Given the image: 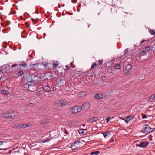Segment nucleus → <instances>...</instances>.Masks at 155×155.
I'll use <instances>...</instances> for the list:
<instances>
[{"mask_svg": "<svg viewBox=\"0 0 155 155\" xmlns=\"http://www.w3.org/2000/svg\"><path fill=\"white\" fill-rule=\"evenodd\" d=\"M28 77L30 78L31 79V81H29L28 83L29 84L28 86V90L30 91H33L31 90V89L33 87H35V86H33V85L35 84V82L36 81L38 80V77L36 76V75L34 74H32L31 76H29Z\"/></svg>", "mask_w": 155, "mask_h": 155, "instance_id": "nucleus-1", "label": "nucleus"}, {"mask_svg": "<svg viewBox=\"0 0 155 155\" xmlns=\"http://www.w3.org/2000/svg\"><path fill=\"white\" fill-rule=\"evenodd\" d=\"M81 106H76L70 109V112L72 114H76L81 111Z\"/></svg>", "mask_w": 155, "mask_h": 155, "instance_id": "nucleus-2", "label": "nucleus"}, {"mask_svg": "<svg viewBox=\"0 0 155 155\" xmlns=\"http://www.w3.org/2000/svg\"><path fill=\"white\" fill-rule=\"evenodd\" d=\"M153 129L147 125H145L141 130V132L145 134H147L153 131Z\"/></svg>", "mask_w": 155, "mask_h": 155, "instance_id": "nucleus-3", "label": "nucleus"}, {"mask_svg": "<svg viewBox=\"0 0 155 155\" xmlns=\"http://www.w3.org/2000/svg\"><path fill=\"white\" fill-rule=\"evenodd\" d=\"M80 143V141H76L71 145L70 147L72 150H75L79 147Z\"/></svg>", "mask_w": 155, "mask_h": 155, "instance_id": "nucleus-4", "label": "nucleus"}, {"mask_svg": "<svg viewBox=\"0 0 155 155\" xmlns=\"http://www.w3.org/2000/svg\"><path fill=\"white\" fill-rule=\"evenodd\" d=\"M149 143L147 141L141 142L139 144H136L137 146H139L140 147H146L148 145Z\"/></svg>", "mask_w": 155, "mask_h": 155, "instance_id": "nucleus-5", "label": "nucleus"}, {"mask_svg": "<svg viewBox=\"0 0 155 155\" xmlns=\"http://www.w3.org/2000/svg\"><path fill=\"white\" fill-rule=\"evenodd\" d=\"M106 97V95L103 93L97 94L95 95V97L97 99L105 98Z\"/></svg>", "mask_w": 155, "mask_h": 155, "instance_id": "nucleus-6", "label": "nucleus"}, {"mask_svg": "<svg viewBox=\"0 0 155 155\" xmlns=\"http://www.w3.org/2000/svg\"><path fill=\"white\" fill-rule=\"evenodd\" d=\"M20 68L21 69L26 70L27 69V64L24 61H22L19 65Z\"/></svg>", "mask_w": 155, "mask_h": 155, "instance_id": "nucleus-7", "label": "nucleus"}, {"mask_svg": "<svg viewBox=\"0 0 155 155\" xmlns=\"http://www.w3.org/2000/svg\"><path fill=\"white\" fill-rule=\"evenodd\" d=\"M89 107V103L86 102L84 103L82 105V107H81V109L84 110H87Z\"/></svg>", "mask_w": 155, "mask_h": 155, "instance_id": "nucleus-8", "label": "nucleus"}, {"mask_svg": "<svg viewBox=\"0 0 155 155\" xmlns=\"http://www.w3.org/2000/svg\"><path fill=\"white\" fill-rule=\"evenodd\" d=\"M10 117L12 118H15L18 117L19 116V114L18 113L15 112H12L10 113Z\"/></svg>", "mask_w": 155, "mask_h": 155, "instance_id": "nucleus-9", "label": "nucleus"}, {"mask_svg": "<svg viewBox=\"0 0 155 155\" xmlns=\"http://www.w3.org/2000/svg\"><path fill=\"white\" fill-rule=\"evenodd\" d=\"M118 9L115 7H113L111 8V12L114 15H116L118 12Z\"/></svg>", "mask_w": 155, "mask_h": 155, "instance_id": "nucleus-10", "label": "nucleus"}, {"mask_svg": "<svg viewBox=\"0 0 155 155\" xmlns=\"http://www.w3.org/2000/svg\"><path fill=\"white\" fill-rule=\"evenodd\" d=\"M98 120V118L97 117H91L88 120V122H90L91 123H92L94 122H96Z\"/></svg>", "mask_w": 155, "mask_h": 155, "instance_id": "nucleus-11", "label": "nucleus"}, {"mask_svg": "<svg viewBox=\"0 0 155 155\" xmlns=\"http://www.w3.org/2000/svg\"><path fill=\"white\" fill-rule=\"evenodd\" d=\"M61 106H64L67 105L68 104V102L67 100H62L60 101Z\"/></svg>", "mask_w": 155, "mask_h": 155, "instance_id": "nucleus-12", "label": "nucleus"}, {"mask_svg": "<svg viewBox=\"0 0 155 155\" xmlns=\"http://www.w3.org/2000/svg\"><path fill=\"white\" fill-rule=\"evenodd\" d=\"M43 91L41 90H39L36 93V95L39 98H41L42 97Z\"/></svg>", "mask_w": 155, "mask_h": 155, "instance_id": "nucleus-13", "label": "nucleus"}, {"mask_svg": "<svg viewBox=\"0 0 155 155\" xmlns=\"http://www.w3.org/2000/svg\"><path fill=\"white\" fill-rule=\"evenodd\" d=\"M87 94V92L86 91H83L80 93L79 95L81 97H83L85 96Z\"/></svg>", "mask_w": 155, "mask_h": 155, "instance_id": "nucleus-14", "label": "nucleus"}, {"mask_svg": "<svg viewBox=\"0 0 155 155\" xmlns=\"http://www.w3.org/2000/svg\"><path fill=\"white\" fill-rule=\"evenodd\" d=\"M49 122V120L48 119H44L40 122V124L41 125H43L44 124H46Z\"/></svg>", "mask_w": 155, "mask_h": 155, "instance_id": "nucleus-15", "label": "nucleus"}, {"mask_svg": "<svg viewBox=\"0 0 155 155\" xmlns=\"http://www.w3.org/2000/svg\"><path fill=\"white\" fill-rule=\"evenodd\" d=\"M10 114L9 112H5L3 114V116L5 118H8L10 117Z\"/></svg>", "mask_w": 155, "mask_h": 155, "instance_id": "nucleus-16", "label": "nucleus"}, {"mask_svg": "<svg viewBox=\"0 0 155 155\" xmlns=\"http://www.w3.org/2000/svg\"><path fill=\"white\" fill-rule=\"evenodd\" d=\"M51 90V88L49 86H45L43 88V90L45 92H48Z\"/></svg>", "mask_w": 155, "mask_h": 155, "instance_id": "nucleus-17", "label": "nucleus"}, {"mask_svg": "<svg viewBox=\"0 0 155 155\" xmlns=\"http://www.w3.org/2000/svg\"><path fill=\"white\" fill-rule=\"evenodd\" d=\"M155 97V94H154L151 95L148 99V100L151 102L153 101Z\"/></svg>", "mask_w": 155, "mask_h": 155, "instance_id": "nucleus-18", "label": "nucleus"}, {"mask_svg": "<svg viewBox=\"0 0 155 155\" xmlns=\"http://www.w3.org/2000/svg\"><path fill=\"white\" fill-rule=\"evenodd\" d=\"M54 105L58 107L61 106L60 101H56L54 103Z\"/></svg>", "mask_w": 155, "mask_h": 155, "instance_id": "nucleus-19", "label": "nucleus"}, {"mask_svg": "<svg viewBox=\"0 0 155 155\" xmlns=\"http://www.w3.org/2000/svg\"><path fill=\"white\" fill-rule=\"evenodd\" d=\"M59 64V62L57 61H54L52 64L53 67L55 68Z\"/></svg>", "mask_w": 155, "mask_h": 155, "instance_id": "nucleus-20", "label": "nucleus"}, {"mask_svg": "<svg viewBox=\"0 0 155 155\" xmlns=\"http://www.w3.org/2000/svg\"><path fill=\"white\" fill-rule=\"evenodd\" d=\"M13 127L18 129L21 128V124H16L13 125Z\"/></svg>", "mask_w": 155, "mask_h": 155, "instance_id": "nucleus-21", "label": "nucleus"}, {"mask_svg": "<svg viewBox=\"0 0 155 155\" xmlns=\"http://www.w3.org/2000/svg\"><path fill=\"white\" fill-rule=\"evenodd\" d=\"M86 131H87V129H80L78 130V131L79 134L81 135H83L84 132Z\"/></svg>", "mask_w": 155, "mask_h": 155, "instance_id": "nucleus-22", "label": "nucleus"}, {"mask_svg": "<svg viewBox=\"0 0 155 155\" xmlns=\"http://www.w3.org/2000/svg\"><path fill=\"white\" fill-rule=\"evenodd\" d=\"M30 125L25 123L21 124V128H25L27 126H29Z\"/></svg>", "mask_w": 155, "mask_h": 155, "instance_id": "nucleus-23", "label": "nucleus"}, {"mask_svg": "<svg viewBox=\"0 0 155 155\" xmlns=\"http://www.w3.org/2000/svg\"><path fill=\"white\" fill-rule=\"evenodd\" d=\"M132 68L131 65V64H128L125 68V69L127 70L128 71L130 70Z\"/></svg>", "mask_w": 155, "mask_h": 155, "instance_id": "nucleus-24", "label": "nucleus"}, {"mask_svg": "<svg viewBox=\"0 0 155 155\" xmlns=\"http://www.w3.org/2000/svg\"><path fill=\"white\" fill-rule=\"evenodd\" d=\"M23 69H21L18 72V73H17L18 75L20 76L23 73Z\"/></svg>", "mask_w": 155, "mask_h": 155, "instance_id": "nucleus-25", "label": "nucleus"}, {"mask_svg": "<svg viewBox=\"0 0 155 155\" xmlns=\"http://www.w3.org/2000/svg\"><path fill=\"white\" fill-rule=\"evenodd\" d=\"M99 153H100V152L99 151H96L95 152H92L91 153V155H94V154H95L96 155H98Z\"/></svg>", "mask_w": 155, "mask_h": 155, "instance_id": "nucleus-26", "label": "nucleus"}, {"mask_svg": "<svg viewBox=\"0 0 155 155\" xmlns=\"http://www.w3.org/2000/svg\"><path fill=\"white\" fill-rule=\"evenodd\" d=\"M149 32L150 33V34L153 35H155V32L154 31V30H151L150 29L149 30Z\"/></svg>", "mask_w": 155, "mask_h": 155, "instance_id": "nucleus-27", "label": "nucleus"}, {"mask_svg": "<svg viewBox=\"0 0 155 155\" xmlns=\"http://www.w3.org/2000/svg\"><path fill=\"white\" fill-rule=\"evenodd\" d=\"M97 65V64L96 63H93V64L91 67L90 68L91 70L93 69L94 68H95Z\"/></svg>", "mask_w": 155, "mask_h": 155, "instance_id": "nucleus-28", "label": "nucleus"}, {"mask_svg": "<svg viewBox=\"0 0 155 155\" xmlns=\"http://www.w3.org/2000/svg\"><path fill=\"white\" fill-rule=\"evenodd\" d=\"M109 133V132L107 131L106 132H103V134L104 137H105Z\"/></svg>", "mask_w": 155, "mask_h": 155, "instance_id": "nucleus-29", "label": "nucleus"}, {"mask_svg": "<svg viewBox=\"0 0 155 155\" xmlns=\"http://www.w3.org/2000/svg\"><path fill=\"white\" fill-rule=\"evenodd\" d=\"M51 64H52L51 63H45V64H44V65L45 67L46 68H47L48 66V67H49L50 66H51Z\"/></svg>", "mask_w": 155, "mask_h": 155, "instance_id": "nucleus-30", "label": "nucleus"}, {"mask_svg": "<svg viewBox=\"0 0 155 155\" xmlns=\"http://www.w3.org/2000/svg\"><path fill=\"white\" fill-rule=\"evenodd\" d=\"M1 93L2 94H6L8 95V94L7 93V91L5 90H2Z\"/></svg>", "mask_w": 155, "mask_h": 155, "instance_id": "nucleus-31", "label": "nucleus"}, {"mask_svg": "<svg viewBox=\"0 0 155 155\" xmlns=\"http://www.w3.org/2000/svg\"><path fill=\"white\" fill-rule=\"evenodd\" d=\"M120 64H117L115 66V68L117 69H119L120 68Z\"/></svg>", "mask_w": 155, "mask_h": 155, "instance_id": "nucleus-32", "label": "nucleus"}, {"mask_svg": "<svg viewBox=\"0 0 155 155\" xmlns=\"http://www.w3.org/2000/svg\"><path fill=\"white\" fill-rule=\"evenodd\" d=\"M50 140V139L48 138H47L46 139H44L42 140V142L45 143V142L48 141Z\"/></svg>", "mask_w": 155, "mask_h": 155, "instance_id": "nucleus-33", "label": "nucleus"}, {"mask_svg": "<svg viewBox=\"0 0 155 155\" xmlns=\"http://www.w3.org/2000/svg\"><path fill=\"white\" fill-rule=\"evenodd\" d=\"M34 104L33 103H30L28 105V107H33L34 106Z\"/></svg>", "mask_w": 155, "mask_h": 155, "instance_id": "nucleus-34", "label": "nucleus"}, {"mask_svg": "<svg viewBox=\"0 0 155 155\" xmlns=\"http://www.w3.org/2000/svg\"><path fill=\"white\" fill-rule=\"evenodd\" d=\"M145 48L146 51H148L150 50V47L149 46H146Z\"/></svg>", "mask_w": 155, "mask_h": 155, "instance_id": "nucleus-35", "label": "nucleus"}, {"mask_svg": "<svg viewBox=\"0 0 155 155\" xmlns=\"http://www.w3.org/2000/svg\"><path fill=\"white\" fill-rule=\"evenodd\" d=\"M31 19L32 21V22H33V23L36 24V23L37 22V21L35 20L34 19H33L32 18H31Z\"/></svg>", "mask_w": 155, "mask_h": 155, "instance_id": "nucleus-36", "label": "nucleus"}, {"mask_svg": "<svg viewBox=\"0 0 155 155\" xmlns=\"http://www.w3.org/2000/svg\"><path fill=\"white\" fill-rule=\"evenodd\" d=\"M141 54L143 55H146L147 54V52L145 51H142L141 52Z\"/></svg>", "mask_w": 155, "mask_h": 155, "instance_id": "nucleus-37", "label": "nucleus"}, {"mask_svg": "<svg viewBox=\"0 0 155 155\" xmlns=\"http://www.w3.org/2000/svg\"><path fill=\"white\" fill-rule=\"evenodd\" d=\"M134 117V116H133L132 115H131V116H128L127 117V119H130V120H131Z\"/></svg>", "mask_w": 155, "mask_h": 155, "instance_id": "nucleus-38", "label": "nucleus"}, {"mask_svg": "<svg viewBox=\"0 0 155 155\" xmlns=\"http://www.w3.org/2000/svg\"><path fill=\"white\" fill-rule=\"evenodd\" d=\"M102 64V61L101 60H99L98 61V63L97 64V65H101Z\"/></svg>", "mask_w": 155, "mask_h": 155, "instance_id": "nucleus-39", "label": "nucleus"}, {"mask_svg": "<svg viewBox=\"0 0 155 155\" xmlns=\"http://www.w3.org/2000/svg\"><path fill=\"white\" fill-rule=\"evenodd\" d=\"M110 117H109L107 118L106 119V122L107 123L109 121V120L110 119Z\"/></svg>", "mask_w": 155, "mask_h": 155, "instance_id": "nucleus-40", "label": "nucleus"}, {"mask_svg": "<svg viewBox=\"0 0 155 155\" xmlns=\"http://www.w3.org/2000/svg\"><path fill=\"white\" fill-rule=\"evenodd\" d=\"M129 50V49L128 48H127L124 50V53L125 54H127L128 53V51Z\"/></svg>", "mask_w": 155, "mask_h": 155, "instance_id": "nucleus-41", "label": "nucleus"}, {"mask_svg": "<svg viewBox=\"0 0 155 155\" xmlns=\"http://www.w3.org/2000/svg\"><path fill=\"white\" fill-rule=\"evenodd\" d=\"M3 66H0V72H2L3 70Z\"/></svg>", "mask_w": 155, "mask_h": 155, "instance_id": "nucleus-42", "label": "nucleus"}, {"mask_svg": "<svg viewBox=\"0 0 155 155\" xmlns=\"http://www.w3.org/2000/svg\"><path fill=\"white\" fill-rule=\"evenodd\" d=\"M124 120H125L127 123L130 120V119H127V118L126 120H125V119H123Z\"/></svg>", "mask_w": 155, "mask_h": 155, "instance_id": "nucleus-43", "label": "nucleus"}, {"mask_svg": "<svg viewBox=\"0 0 155 155\" xmlns=\"http://www.w3.org/2000/svg\"><path fill=\"white\" fill-rule=\"evenodd\" d=\"M66 70H69L70 68V66H69L66 65Z\"/></svg>", "mask_w": 155, "mask_h": 155, "instance_id": "nucleus-44", "label": "nucleus"}, {"mask_svg": "<svg viewBox=\"0 0 155 155\" xmlns=\"http://www.w3.org/2000/svg\"><path fill=\"white\" fill-rule=\"evenodd\" d=\"M142 118L143 119L144 118H147V116H146V115H145V114H143V115L142 116Z\"/></svg>", "mask_w": 155, "mask_h": 155, "instance_id": "nucleus-45", "label": "nucleus"}, {"mask_svg": "<svg viewBox=\"0 0 155 155\" xmlns=\"http://www.w3.org/2000/svg\"><path fill=\"white\" fill-rule=\"evenodd\" d=\"M3 141H0V145H3Z\"/></svg>", "mask_w": 155, "mask_h": 155, "instance_id": "nucleus-46", "label": "nucleus"}, {"mask_svg": "<svg viewBox=\"0 0 155 155\" xmlns=\"http://www.w3.org/2000/svg\"><path fill=\"white\" fill-rule=\"evenodd\" d=\"M87 131H84V134H83V135H86L87 134Z\"/></svg>", "mask_w": 155, "mask_h": 155, "instance_id": "nucleus-47", "label": "nucleus"}, {"mask_svg": "<svg viewBox=\"0 0 155 155\" xmlns=\"http://www.w3.org/2000/svg\"><path fill=\"white\" fill-rule=\"evenodd\" d=\"M146 41V40H142L141 42V44H142L143 43H144V42Z\"/></svg>", "mask_w": 155, "mask_h": 155, "instance_id": "nucleus-48", "label": "nucleus"}, {"mask_svg": "<svg viewBox=\"0 0 155 155\" xmlns=\"http://www.w3.org/2000/svg\"><path fill=\"white\" fill-rule=\"evenodd\" d=\"M17 64H15L13 65L12 66V67H16V66H17Z\"/></svg>", "mask_w": 155, "mask_h": 155, "instance_id": "nucleus-49", "label": "nucleus"}, {"mask_svg": "<svg viewBox=\"0 0 155 155\" xmlns=\"http://www.w3.org/2000/svg\"><path fill=\"white\" fill-rule=\"evenodd\" d=\"M65 133L66 134H69V133L67 130H65Z\"/></svg>", "mask_w": 155, "mask_h": 155, "instance_id": "nucleus-50", "label": "nucleus"}, {"mask_svg": "<svg viewBox=\"0 0 155 155\" xmlns=\"http://www.w3.org/2000/svg\"><path fill=\"white\" fill-rule=\"evenodd\" d=\"M34 65L36 66V64H31V65H30V66L32 67L33 66H34Z\"/></svg>", "mask_w": 155, "mask_h": 155, "instance_id": "nucleus-51", "label": "nucleus"}, {"mask_svg": "<svg viewBox=\"0 0 155 155\" xmlns=\"http://www.w3.org/2000/svg\"><path fill=\"white\" fill-rule=\"evenodd\" d=\"M101 78H102V79H103V80H104V79L105 78L104 76H102L101 77Z\"/></svg>", "mask_w": 155, "mask_h": 155, "instance_id": "nucleus-52", "label": "nucleus"}, {"mask_svg": "<svg viewBox=\"0 0 155 155\" xmlns=\"http://www.w3.org/2000/svg\"><path fill=\"white\" fill-rule=\"evenodd\" d=\"M6 150V149L0 148V150Z\"/></svg>", "mask_w": 155, "mask_h": 155, "instance_id": "nucleus-53", "label": "nucleus"}, {"mask_svg": "<svg viewBox=\"0 0 155 155\" xmlns=\"http://www.w3.org/2000/svg\"><path fill=\"white\" fill-rule=\"evenodd\" d=\"M149 139H150V141H151L152 140V138H149Z\"/></svg>", "mask_w": 155, "mask_h": 155, "instance_id": "nucleus-54", "label": "nucleus"}, {"mask_svg": "<svg viewBox=\"0 0 155 155\" xmlns=\"http://www.w3.org/2000/svg\"><path fill=\"white\" fill-rule=\"evenodd\" d=\"M11 150L9 151V154H11Z\"/></svg>", "mask_w": 155, "mask_h": 155, "instance_id": "nucleus-55", "label": "nucleus"}, {"mask_svg": "<svg viewBox=\"0 0 155 155\" xmlns=\"http://www.w3.org/2000/svg\"><path fill=\"white\" fill-rule=\"evenodd\" d=\"M114 141V139H112L111 142H113Z\"/></svg>", "mask_w": 155, "mask_h": 155, "instance_id": "nucleus-56", "label": "nucleus"}, {"mask_svg": "<svg viewBox=\"0 0 155 155\" xmlns=\"http://www.w3.org/2000/svg\"><path fill=\"white\" fill-rule=\"evenodd\" d=\"M78 12H79V11H80L79 9H78Z\"/></svg>", "mask_w": 155, "mask_h": 155, "instance_id": "nucleus-57", "label": "nucleus"}, {"mask_svg": "<svg viewBox=\"0 0 155 155\" xmlns=\"http://www.w3.org/2000/svg\"><path fill=\"white\" fill-rule=\"evenodd\" d=\"M6 1L7 2V1H8V0H6Z\"/></svg>", "mask_w": 155, "mask_h": 155, "instance_id": "nucleus-58", "label": "nucleus"}, {"mask_svg": "<svg viewBox=\"0 0 155 155\" xmlns=\"http://www.w3.org/2000/svg\"><path fill=\"white\" fill-rule=\"evenodd\" d=\"M70 15H71L72 14H71L70 13Z\"/></svg>", "mask_w": 155, "mask_h": 155, "instance_id": "nucleus-59", "label": "nucleus"}]
</instances>
